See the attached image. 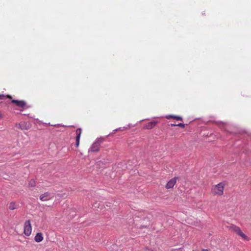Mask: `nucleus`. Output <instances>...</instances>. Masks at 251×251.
<instances>
[{
  "mask_svg": "<svg viewBox=\"0 0 251 251\" xmlns=\"http://www.w3.org/2000/svg\"><path fill=\"white\" fill-rule=\"evenodd\" d=\"M104 140L105 138L102 137L97 138L89 149L88 152H98L99 151L100 144Z\"/></svg>",
  "mask_w": 251,
  "mask_h": 251,
  "instance_id": "nucleus-1",
  "label": "nucleus"
},
{
  "mask_svg": "<svg viewBox=\"0 0 251 251\" xmlns=\"http://www.w3.org/2000/svg\"><path fill=\"white\" fill-rule=\"evenodd\" d=\"M230 228L232 231L236 233L244 240L247 241L249 240V238L242 231L241 228L239 226L232 225L230 226Z\"/></svg>",
  "mask_w": 251,
  "mask_h": 251,
  "instance_id": "nucleus-2",
  "label": "nucleus"
},
{
  "mask_svg": "<svg viewBox=\"0 0 251 251\" xmlns=\"http://www.w3.org/2000/svg\"><path fill=\"white\" fill-rule=\"evenodd\" d=\"M230 228L232 231L236 233L244 240L247 241L249 240V238L242 231L241 228L239 226L232 225L230 226Z\"/></svg>",
  "mask_w": 251,
  "mask_h": 251,
  "instance_id": "nucleus-3",
  "label": "nucleus"
},
{
  "mask_svg": "<svg viewBox=\"0 0 251 251\" xmlns=\"http://www.w3.org/2000/svg\"><path fill=\"white\" fill-rule=\"evenodd\" d=\"M230 228L232 231L236 233L244 240L247 241L249 240V238L242 231L241 228L239 226L232 225L230 226Z\"/></svg>",
  "mask_w": 251,
  "mask_h": 251,
  "instance_id": "nucleus-4",
  "label": "nucleus"
},
{
  "mask_svg": "<svg viewBox=\"0 0 251 251\" xmlns=\"http://www.w3.org/2000/svg\"><path fill=\"white\" fill-rule=\"evenodd\" d=\"M31 225L29 220L26 221L24 224V233L26 236H29L31 233Z\"/></svg>",
  "mask_w": 251,
  "mask_h": 251,
  "instance_id": "nucleus-5",
  "label": "nucleus"
},
{
  "mask_svg": "<svg viewBox=\"0 0 251 251\" xmlns=\"http://www.w3.org/2000/svg\"><path fill=\"white\" fill-rule=\"evenodd\" d=\"M53 197V194L49 192H45L40 196V200L45 201L50 200Z\"/></svg>",
  "mask_w": 251,
  "mask_h": 251,
  "instance_id": "nucleus-6",
  "label": "nucleus"
},
{
  "mask_svg": "<svg viewBox=\"0 0 251 251\" xmlns=\"http://www.w3.org/2000/svg\"><path fill=\"white\" fill-rule=\"evenodd\" d=\"M12 103H15L17 106L20 107H24L26 106V103L24 100H13L11 101Z\"/></svg>",
  "mask_w": 251,
  "mask_h": 251,
  "instance_id": "nucleus-7",
  "label": "nucleus"
},
{
  "mask_svg": "<svg viewBox=\"0 0 251 251\" xmlns=\"http://www.w3.org/2000/svg\"><path fill=\"white\" fill-rule=\"evenodd\" d=\"M76 141H75V147H78L79 145V140L80 138V136L81 134V129L80 128H78L76 130Z\"/></svg>",
  "mask_w": 251,
  "mask_h": 251,
  "instance_id": "nucleus-8",
  "label": "nucleus"
},
{
  "mask_svg": "<svg viewBox=\"0 0 251 251\" xmlns=\"http://www.w3.org/2000/svg\"><path fill=\"white\" fill-rule=\"evenodd\" d=\"M176 178H173L167 182V183L166 185V188L167 189L172 188L174 187V186L175 185V184H176Z\"/></svg>",
  "mask_w": 251,
  "mask_h": 251,
  "instance_id": "nucleus-9",
  "label": "nucleus"
},
{
  "mask_svg": "<svg viewBox=\"0 0 251 251\" xmlns=\"http://www.w3.org/2000/svg\"><path fill=\"white\" fill-rule=\"evenodd\" d=\"M19 128H20L22 130L24 129H28L29 128L30 125L29 123H27L25 122H21L19 124Z\"/></svg>",
  "mask_w": 251,
  "mask_h": 251,
  "instance_id": "nucleus-10",
  "label": "nucleus"
},
{
  "mask_svg": "<svg viewBox=\"0 0 251 251\" xmlns=\"http://www.w3.org/2000/svg\"><path fill=\"white\" fill-rule=\"evenodd\" d=\"M156 124L157 122L155 121L149 122L145 125V128L148 129H151L156 126Z\"/></svg>",
  "mask_w": 251,
  "mask_h": 251,
  "instance_id": "nucleus-11",
  "label": "nucleus"
},
{
  "mask_svg": "<svg viewBox=\"0 0 251 251\" xmlns=\"http://www.w3.org/2000/svg\"><path fill=\"white\" fill-rule=\"evenodd\" d=\"M212 193L214 195L220 194V183L217 184L212 189Z\"/></svg>",
  "mask_w": 251,
  "mask_h": 251,
  "instance_id": "nucleus-12",
  "label": "nucleus"
},
{
  "mask_svg": "<svg viewBox=\"0 0 251 251\" xmlns=\"http://www.w3.org/2000/svg\"><path fill=\"white\" fill-rule=\"evenodd\" d=\"M34 240L36 242L39 243L43 240V234L41 232H38L34 237Z\"/></svg>",
  "mask_w": 251,
  "mask_h": 251,
  "instance_id": "nucleus-13",
  "label": "nucleus"
},
{
  "mask_svg": "<svg viewBox=\"0 0 251 251\" xmlns=\"http://www.w3.org/2000/svg\"><path fill=\"white\" fill-rule=\"evenodd\" d=\"M165 117L167 119H169L170 118H173V119H176V120L182 121V118L181 117L178 116H176V115H167Z\"/></svg>",
  "mask_w": 251,
  "mask_h": 251,
  "instance_id": "nucleus-14",
  "label": "nucleus"
},
{
  "mask_svg": "<svg viewBox=\"0 0 251 251\" xmlns=\"http://www.w3.org/2000/svg\"><path fill=\"white\" fill-rule=\"evenodd\" d=\"M19 207V205L18 204H17L15 202H11L9 203V209H10V210H14V209H17Z\"/></svg>",
  "mask_w": 251,
  "mask_h": 251,
  "instance_id": "nucleus-15",
  "label": "nucleus"
},
{
  "mask_svg": "<svg viewBox=\"0 0 251 251\" xmlns=\"http://www.w3.org/2000/svg\"><path fill=\"white\" fill-rule=\"evenodd\" d=\"M36 185V182L34 179H31L28 183V186L30 187H34Z\"/></svg>",
  "mask_w": 251,
  "mask_h": 251,
  "instance_id": "nucleus-16",
  "label": "nucleus"
},
{
  "mask_svg": "<svg viewBox=\"0 0 251 251\" xmlns=\"http://www.w3.org/2000/svg\"><path fill=\"white\" fill-rule=\"evenodd\" d=\"M225 184L223 182H221V195H223V189H224V185Z\"/></svg>",
  "mask_w": 251,
  "mask_h": 251,
  "instance_id": "nucleus-17",
  "label": "nucleus"
},
{
  "mask_svg": "<svg viewBox=\"0 0 251 251\" xmlns=\"http://www.w3.org/2000/svg\"><path fill=\"white\" fill-rule=\"evenodd\" d=\"M176 126H177L181 127L182 128H184L185 127V125L181 123L177 124Z\"/></svg>",
  "mask_w": 251,
  "mask_h": 251,
  "instance_id": "nucleus-18",
  "label": "nucleus"
},
{
  "mask_svg": "<svg viewBox=\"0 0 251 251\" xmlns=\"http://www.w3.org/2000/svg\"><path fill=\"white\" fill-rule=\"evenodd\" d=\"M121 128H122L121 127H119V128H116V129L113 130L112 133H115V132L119 130H122Z\"/></svg>",
  "mask_w": 251,
  "mask_h": 251,
  "instance_id": "nucleus-19",
  "label": "nucleus"
},
{
  "mask_svg": "<svg viewBox=\"0 0 251 251\" xmlns=\"http://www.w3.org/2000/svg\"><path fill=\"white\" fill-rule=\"evenodd\" d=\"M5 96L3 94H0V100H3Z\"/></svg>",
  "mask_w": 251,
  "mask_h": 251,
  "instance_id": "nucleus-20",
  "label": "nucleus"
},
{
  "mask_svg": "<svg viewBox=\"0 0 251 251\" xmlns=\"http://www.w3.org/2000/svg\"><path fill=\"white\" fill-rule=\"evenodd\" d=\"M176 125H177V124H171V125H170V126H177Z\"/></svg>",
  "mask_w": 251,
  "mask_h": 251,
  "instance_id": "nucleus-21",
  "label": "nucleus"
},
{
  "mask_svg": "<svg viewBox=\"0 0 251 251\" xmlns=\"http://www.w3.org/2000/svg\"><path fill=\"white\" fill-rule=\"evenodd\" d=\"M220 123H221V129H222V126H223L222 125L223 124V123L221 121L220 122Z\"/></svg>",
  "mask_w": 251,
  "mask_h": 251,
  "instance_id": "nucleus-22",
  "label": "nucleus"
},
{
  "mask_svg": "<svg viewBox=\"0 0 251 251\" xmlns=\"http://www.w3.org/2000/svg\"><path fill=\"white\" fill-rule=\"evenodd\" d=\"M201 251H208L207 249H202Z\"/></svg>",
  "mask_w": 251,
  "mask_h": 251,
  "instance_id": "nucleus-23",
  "label": "nucleus"
},
{
  "mask_svg": "<svg viewBox=\"0 0 251 251\" xmlns=\"http://www.w3.org/2000/svg\"><path fill=\"white\" fill-rule=\"evenodd\" d=\"M2 117V115L1 114V113L0 112V119Z\"/></svg>",
  "mask_w": 251,
  "mask_h": 251,
  "instance_id": "nucleus-24",
  "label": "nucleus"
},
{
  "mask_svg": "<svg viewBox=\"0 0 251 251\" xmlns=\"http://www.w3.org/2000/svg\"><path fill=\"white\" fill-rule=\"evenodd\" d=\"M126 127H123V130H124V129H126Z\"/></svg>",
  "mask_w": 251,
  "mask_h": 251,
  "instance_id": "nucleus-25",
  "label": "nucleus"
},
{
  "mask_svg": "<svg viewBox=\"0 0 251 251\" xmlns=\"http://www.w3.org/2000/svg\"><path fill=\"white\" fill-rule=\"evenodd\" d=\"M225 130H226L227 131H229L226 128Z\"/></svg>",
  "mask_w": 251,
  "mask_h": 251,
  "instance_id": "nucleus-26",
  "label": "nucleus"
},
{
  "mask_svg": "<svg viewBox=\"0 0 251 251\" xmlns=\"http://www.w3.org/2000/svg\"><path fill=\"white\" fill-rule=\"evenodd\" d=\"M106 137H108V135H106V137H104L105 138Z\"/></svg>",
  "mask_w": 251,
  "mask_h": 251,
  "instance_id": "nucleus-27",
  "label": "nucleus"
}]
</instances>
